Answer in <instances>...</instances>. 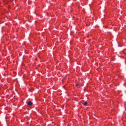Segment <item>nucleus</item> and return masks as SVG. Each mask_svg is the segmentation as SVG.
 Here are the masks:
<instances>
[{"mask_svg": "<svg viewBox=\"0 0 126 126\" xmlns=\"http://www.w3.org/2000/svg\"><path fill=\"white\" fill-rule=\"evenodd\" d=\"M28 105H29V106H32V105H33V102H32L31 101H30L28 103Z\"/></svg>", "mask_w": 126, "mask_h": 126, "instance_id": "obj_1", "label": "nucleus"}, {"mask_svg": "<svg viewBox=\"0 0 126 126\" xmlns=\"http://www.w3.org/2000/svg\"><path fill=\"white\" fill-rule=\"evenodd\" d=\"M87 101H85L84 103H83V105H84V106H85L87 105Z\"/></svg>", "mask_w": 126, "mask_h": 126, "instance_id": "obj_2", "label": "nucleus"}, {"mask_svg": "<svg viewBox=\"0 0 126 126\" xmlns=\"http://www.w3.org/2000/svg\"><path fill=\"white\" fill-rule=\"evenodd\" d=\"M79 85V83H78V84H76V86L77 87V86H78V85Z\"/></svg>", "mask_w": 126, "mask_h": 126, "instance_id": "obj_3", "label": "nucleus"}]
</instances>
